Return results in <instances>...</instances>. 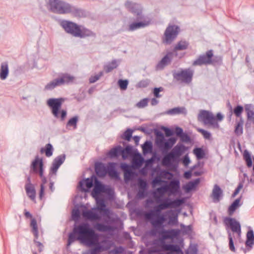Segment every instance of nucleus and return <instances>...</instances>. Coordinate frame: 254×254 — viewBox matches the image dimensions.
I'll use <instances>...</instances> for the list:
<instances>
[{"label": "nucleus", "instance_id": "1", "mask_svg": "<svg viewBox=\"0 0 254 254\" xmlns=\"http://www.w3.org/2000/svg\"><path fill=\"white\" fill-rule=\"evenodd\" d=\"M185 202V198H177L174 200L169 197L161 198L156 202L159 204L156 205L153 209L149 210L145 214V218L150 221L152 225L156 228L163 227V223L167 218L165 215L161 214L163 210L168 208H176L181 206Z\"/></svg>", "mask_w": 254, "mask_h": 254}, {"label": "nucleus", "instance_id": "2", "mask_svg": "<svg viewBox=\"0 0 254 254\" xmlns=\"http://www.w3.org/2000/svg\"><path fill=\"white\" fill-rule=\"evenodd\" d=\"M93 229L87 223H82L78 225H74L72 231L68 235L67 247H69L72 243L78 240L82 243H91V239H93Z\"/></svg>", "mask_w": 254, "mask_h": 254}, {"label": "nucleus", "instance_id": "3", "mask_svg": "<svg viewBox=\"0 0 254 254\" xmlns=\"http://www.w3.org/2000/svg\"><path fill=\"white\" fill-rule=\"evenodd\" d=\"M50 10L55 13L64 14L71 13L76 17H85L86 11L79 8L71 5L70 4L61 0H50Z\"/></svg>", "mask_w": 254, "mask_h": 254}, {"label": "nucleus", "instance_id": "4", "mask_svg": "<svg viewBox=\"0 0 254 254\" xmlns=\"http://www.w3.org/2000/svg\"><path fill=\"white\" fill-rule=\"evenodd\" d=\"M60 25L66 33L74 37L83 39L96 36V33L90 29L71 21L63 20L60 22Z\"/></svg>", "mask_w": 254, "mask_h": 254}, {"label": "nucleus", "instance_id": "5", "mask_svg": "<svg viewBox=\"0 0 254 254\" xmlns=\"http://www.w3.org/2000/svg\"><path fill=\"white\" fill-rule=\"evenodd\" d=\"M187 150L188 147L181 143H178L170 152L164 155L163 159V164L176 168L177 166L174 165V163H178L180 156Z\"/></svg>", "mask_w": 254, "mask_h": 254}, {"label": "nucleus", "instance_id": "6", "mask_svg": "<svg viewBox=\"0 0 254 254\" xmlns=\"http://www.w3.org/2000/svg\"><path fill=\"white\" fill-rule=\"evenodd\" d=\"M65 99L64 98H50L47 101V105L51 108V112L53 116L63 121L64 120L67 112L64 110L60 111L63 103Z\"/></svg>", "mask_w": 254, "mask_h": 254}, {"label": "nucleus", "instance_id": "7", "mask_svg": "<svg viewBox=\"0 0 254 254\" xmlns=\"http://www.w3.org/2000/svg\"><path fill=\"white\" fill-rule=\"evenodd\" d=\"M198 120L205 125H209L214 128H217L219 127L218 121H221L222 120V114L218 113L216 117H215L208 111L201 110L198 115Z\"/></svg>", "mask_w": 254, "mask_h": 254}, {"label": "nucleus", "instance_id": "8", "mask_svg": "<svg viewBox=\"0 0 254 254\" xmlns=\"http://www.w3.org/2000/svg\"><path fill=\"white\" fill-rule=\"evenodd\" d=\"M109 167L107 168L104 163L102 162H97L95 164V171L96 175L99 177H105L107 173L111 177L118 178V173L115 169V164L114 163H110Z\"/></svg>", "mask_w": 254, "mask_h": 254}, {"label": "nucleus", "instance_id": "9", "mask_svg": "<svg viewBox=\"0 0 254 254\" xmlns=\"http://www.w3.org/2000/svg\"><path fill=\"white\" fill-rule=\"evenodd\" d=\"M193 75V71L190 68L182 69L180 71L173 72V76L174 79L187 84L191 82Z\"/></svg>", "mask_w": 254, "mask_h": 254}, {"label": "nucleus", "instance_id": "10", "mask_svg": "<svg viewBox=\"0 0 254 254\" xmlns=\"http://www.w3.org/2000/svg\"><path fill=\"white\" fill-rule=\"evenodd\" d=\"M180 31V27L176 25H169L166 28L162 42L166 44H170L177 38Z\"/></svg>", "mask_w": 254, "mask_h": 254}, {"label": "nucleus", "instance_id": "11", "mask_svg": "<svg viewBox=\"0 0 254 254\" xmlns=\"http://www.w3.org/2000/svg\"><path fill=\"white\" fill-rule=\"evenodd\" d=\"M164 185L166 191L169 196L170 195H181L182 191L181 190L180 182L178 179H172L169 182L164 181Z\"/></svg>", "mask_w": 254, "mask_h": 254}, {"label": "nucleus", "instance_id": "12", "mask_svg": "<svg viewBox=\"0 0 254 254\" xmlns=\"http://www.w3.org/2000/svg\"><path fill=\"white\" fill-rule=\"evenodd\" d=\"M125 6L129 12L136 16L135 20H140L144 18L143 7L140 4L127 0Z\"/></svg>", "mask_w": 254, "mask_h": 254}, {"label": "nucleus", "instance_id": "13", "mask_svg": "<svg viewBox=\"0 0 254 254\" xmlns=\"http://www.w3.org/2000/svg\"><path fill=\"white\" fill-rule=\"evenodd\" d=\"M223 222L228 234V231H230L231 233H235L239 236L240 235L241 233V225L235 218L226 217L223 219Z\"/></svg>", "mask_w": 254, "mask_h": 254}, {"label": "nucleus", "instance_id": "14", "mask_svg": "<svg viewBox=\"0 0 254 254\" xmlns=\"http://www.w3.org/2000/svg\"><path fill=\"white\" fill-rule=\"evenodd\" d=\"M31 170L35 174H39L41 178L45 177L44 176V163L42 158H39L38 155L35 156L34 160L31 164Z\"/></svg>", "mask_w": 254, "mask_h": 254}, {"label": "nucleus", "instance_id": "15", "mask_svg": "<svg viewBox=\"0 0 254 254\" xmlns=\"http://www.w3.org/2000/svg\"><path fill=\"white\" fill-rule=\"evenodd\" d=\"M94 186L91 192V195L93 197L102 196V193H107L109 192L110 190L109 188H107L96 177H94Z\"/></svg>", "mask_w": 254, "mask_h": 254}, {"label": "nucleus", "instance_id": "16", "mask_svg": "<svg viewBox=\"0 0 254 254\" xmlns=\"http://www.w3.org/2000/svg\"><path fill=\"white\" fill-rule=\"evenodd\" d=\"M213 57L212 50H210L206 52L205 54L200 55L193 63V65H201L203 64H209L212 63V59Z\"/></svg>", "mask_w": 254, "mask_h": 254}, {"label": "nucleus", "instance_id": "17", "mask_svg": "<svg viewBox=\"0 0 254 254\" xmlns=\"http://www.w3.org/2000/svg\"><path fill=\"white\" fill-rule=\"evenodd\" d=\"M160 235V244L165 243V240L167 239H173L177 237L180 233L179 229H171V230H164L162 229L161 231L159 232Z\"/></svg>", "mask_w": 254, "mask_h": 254}, {"label": "nucleus", "instance_id": "18", "mask_svg": "<svg viewBox=\"0 0 254 254\" xmlns=\"http://www.w3.org/2000/svg\"><path fill=\"white\" fill-rule=\"evenodd\" d=\"M150 24V20H146L145 17L140 20H136L129 24L128 30L129 31H134L137 29L145 28Z\"/></svg>", "mask_w": 254, "mask_h": 254}, {"label": "nucleus", "instance_id": "19", "mask_svg": "<svg viewBox=\"0 0 254 254\" xmlns=\"http://www.w3.org/2000/svg\"><path fill=\"white\" fill-rule=\"evenodd\" d=\"M94 177H95L93 176L91 178L83 179L79 182L78 187L82 191L87 192L89 189L94 186Z\"/></svg>", "mask_w": 254, "mask_h": 254}, {"label": "nucleus", "instance_id": "20", "mask_svg": "<svg viewBox=\"0 0 254 254\" xmlns=\"http://www.w3.org/2000/svg\"><path fill=\"white\" fill-rule=\"evenodd\" d=\"M177 138L174 137L169 138L167 141L164 140H161L160 143L158 145L161 149L163 152L167 151L169 149H171L173 146L176 142Z\"/></svg>", "mask_w": 254, "mask_h": 254}, {"label": "nucleus", "instance_id": "21", "mask_svg": "<svg viewBox=\"0 0 254 254\" xmlns=\"http://www.w3.org/2000/svg\"><path fill=\"white\" fill-rule=\"evenodd\" d=\"M173 57L172 52H168L157 64L156 68L158 70L163 69L166 66L170 64Z\"/></svg>", "mask_w": 254, "mask_h": 254}, {"label": "nucleus", "instance_id": "22", "mask_svg": "<svg viewBox=\"0 0 254 254\" xmlns=\"http://www.w3.org/2000/svg\"><path fill=\"white\" fill-rule=\"evenodd\" d=\"M82 216L86 220L91 221L99 220L100 219L99 215L93 209L83 211Z\"/></svg>", "mask_w": 254, "mask_h": 254}, {"label": "nucleus", "instance_id": "23", "mask_svg": "<svg viewBox=\"0 0 254 254\" xmlns=\"http://www.w3.org/2000/svg\"><path fill=\"white\" fill-rule=\"evenodd\" d=\"M138 191L137 193V196L139 198H144L146 195V190L147 184L146 181L140 179L138 181Z\"/></svg>", "mask_w": 254, "mask_h": 254}, {"label": "nucleus", "instance_id": "24", "mask_svg": "<svg viewBox=\"0 0 254 254\" xmlns=\"http://www.w3.org/2000/svg\"><path fill=\"white\" fill-rule=\"evenodd\" d=\"M121 149V145L113 147L107 153V157L110 159L118 158L120 156H122Z\"/></svg>", "mask_w": 254, "mask_h": 254}, {"label": "nucleus", "instance_id": "25", "mask_svg": "<svg viewBox=\"0 0 254 254\" xmlns=\"http://www.w3.org/2000/svg\"><path fill=\"white\" fill-rule=\"evenodd\" d=\"M245 245L246 247L248 248V251L251 250L253 248L254 245V233L253 230H250L248 231Z\"/></svg>", "mask_w": 254, "mask_h": 254}, {"label": "nucleus", "instance_id": "26", "mask_svg": "<svg viewBox=\"0 0 254 254\" xmlns=\"http://www.w3.org/2000/svg\"><path fill=\"white\" fill-rule=\"evenodd\" d=\"M166 193L167 192L164 185L156 189L153 192V197L156 202L159 201L160 199L162 198Z\"/></svg>", "mask_w": 254, "mask_h": 254}, {"label": "nucleus", "instance_id": "27", "mask_svg": "<svg viewBox=\"0 0 254 254\" xmlns=\"http://www.w3.org/2000/svg\"><path fill=\"white\" fill-rule=\"evenodd\" d=\"M9 73L8 65L7 62H3L1 64L0 69V78L1 80L5 79Z\"/></svg>", "mask_w": 254, "mask_h": 254}, {"label": "nucleus", "instance_id": "28", "mask_svg": "<svg viewBox=\"0 0 254 254\" xmlns=\"http://www.w3.org/2000/svg\"><path fill=\"white\" fill-rule=\"evenodd\" d=\"M162 249L164 251H168L178 253L181 251L179 246L174 244H167L166 243L160 244Z\"/></svg>", "mask_w": 254, "mask_h": 254}, {"label": "nucleus", "instance_id": "29", "mask_svg": "<svg viewBox=\"0 0 254 254\" xmlns=\"http://www.w3.org/2000/svg\"><path fill=\"white\" fill-rule=\"evenodd\" d=\"M121 152L122 157L124 160L132 156L133 153L132 147L130 145H127L125 148L122 147Z\"/></svg>", "mask_w": 254, "mask_h": 254}, {"label": "nucleus", "instance_id": "30", "mask_svg": "<svg viewBox=\"0 0 254 254\" xmlns=\"http://www.w3.org/2000/svg\"><path fill=\"white\" fill-rule=\"evenodd\" d=\"M241 197L235 199L232 203L229 206L228 209V214L229 216H232L237 208L239 207L241 204H240Z\"/></svg>", "mask_w": 254, "mask_h": 254}, {"label": "nucleus", "instance_id": "31", "mask_svg": "<svg viewBox=\"0 0 254 254\" xmlns=\"http://www.w3.org/2000/svg\"><path fill=\"white\" fill-rule=\"evenodd\" d=\"M25 189L28 196L32 200H34L36 196V190L33 185H25Z\"/></svg>", "mask_w": 254, "mask_h": 254}, {"label": "nucleus", "instance_id": "32", "mask_svg": "<svg viewBox=\"0 0 254 254\" xmlns=\"http://www.w3.org/2000/svg\"><path fill=\"white\" fill-rule=\"evenodd\" d=\"M119 65V64L116 60H113L111 62L108 63L104 65V69L106 73L111 72L113 69L116 68Z\"/></svg>", "mask_w": 254, "mask_h": 254}, {"label": "nucleus", "instance_id": "33", "mask_svg": "<svg viewBox=\"0 0 254 254\" xmlns=\"http://www.w3.org/2000/svg\"><path fill=\"white\" fill-rule=\"evenodd\" d=\"M199 182L200 179L199 178L196 179L194 181L188 183L184 188L186 191L188 192L195 189Z\"/></svg>", "mask_w": 254, "mask_h": 254}, {"label": "nucleus", "instance_id": "34", "mask_svg": "<svg viewBox=\"0 0 254 254\" xmlns=\"http://www.w3.org/2000/svg\"><path fill=\"white\" fill-rule=\"evenodd\" d=\"M58 78L59 80H62V81L60 82L61 85L72 83L74 80V77L73 76L70 75L67 73L63 74L60 78Z\"/></svg>", "mask_w": 254, "mask_h": 254}, {"label": "nucleus", "instance_id": "35", "mask_svg": "<svg viewBox=\"0 0 254 254\" xmlns=\"http://www.w3.org/2000/svg\"><path fill=\"white\" fill-rule=\"evenodd\" d=\"M54 148L51 143H48L45 147H42L40 149L41 153H45L47 157H49L53 155Z\"/></svg>", "mask_w": 254, "mask_h": 254}, {"label": "nucleus", "instance_id": "36", "mask_svg": "<svg viewBox=\"0 0 254 254\" xmlns=\"http://www.w3.org/2000/svg\"><path fill=\"white\" fill-rule=\"evenodd\" d=\"M62 80H59V78H56L49 83H48L45 86V90H52L53 89H54L55 87H56L58 86L61 85L60 82H62Z\"/></svg>", "mask_w": 254, "mask_h": 254}, {"label": "nucleus", "instance_id": "37", "mask_svg": "<svg viewBox=\"0 0 254 254\" xmlns=\"http://www.w3.org/2000/svg\"><path fill=\"white\" fill-rule=\"evenodd\" d=\"M96 201L98 209L100 210H104L105 212H107L108 210L106 208V204L104 199L102 196L94 197Z\"/></svg>", "mask_w": 254, "mask_h": 254}, {"label": "nucleus", "instance_id": "38", "mask_svg": "<svg viewBox=\"0 0 254 254\" xmlns=\"http://www.w3.org/2000/svg\"><path fill=\"white\" fill-rule=\"evenodd\" d=\"M221 189L220 188L215 185L213 189L212 197H213L214 202H218L219 201V198L221 194Z\"/></svg>", "mask_w": 254, "mask_h": 254}, {"label": "nucleus", "instance_id": "39", "mask_svg": "<svg viewBox=\"0 0 254 254\" xmlns=\"http://www.w3.org/2000/svg\"><path fill=\"white\" fill-rule=\"evenodd\" d=\"M189 43L186 41H180L178 42L177 45L174 48V51L180 50H185L188 49Z\"/></svg>", "mask_w": 254, "mask_h": 254}, {"label": "nucleus", "instance_id": "40", "mask_svg": "<svg viewBox=\"0 0 254 254\" xmlns=\"http://www.w3.org/2000/svg\"><path fill=\"white\" fill-rule=\"evenodd\" d=\"M244 124V121L242 118H240V120L237 123L235 128V133L238 135H241L243 132V126Z\"/></svg>", "mask_w": 254, "mask_h": 254}, {"label": "nucleus", "instance_id": "41", "mask_svg": "<svg viewBox=\"0 0 254 254\" xmlns=\"http://www.w3.org/2000/svg\"><path fill=\"white\" fill-rule=\"evenodd\" d=\"M142 149L144 155L151 152L153 149L152 142L150 141H146L142 145Z\"/></svg>", "mask_w": 254, "mask_h": 254}, {"label": "nucleus", "instance_id": "42", "mask_svg": "<svg viewBox=\"0 0 254 254\" xmlns=\"http://www.w3.org/2000/svg\"><path fill=\"white\" fill-rule=\"evenodd\" d=\"M167 213L170 214L168 216L169 224H176L178 222V214L172 210H170Z\"/></svg>", "mask_w": 254, "mask_h": 254}, {"label": "nucleus", "instance_id": "43", "mask_svg": "<svg viewBox=\"0 0 254 254\" xmlns=\"http://www.w3.org/2000/svg\"><path fill=\"white\" fill-rule=\"evenodd\" d=\"M162 179H168L169 180H171L173 178L174 175L172 173L169 172L168 170H160L159 172L158 173Z\"/></svg>", "mask_w": 254, "mask_h": 254}, {"label": "nucleus", "instance_id": "44", "mask_svg": "<svg viewBox=\"0 0 254 254\" xmlns=\"http://www.w3.org/2000/svg\"><path fill=\"white\" fill-rule=\"evenodd\" d=\"M95 227L97 230L100 232H106L112 230L111 226L101 223H97Z\"/></svg>", "mask_w": 254, "mask_h": 254}, {"label": "nucleus", "instance_id": "45", "mask_svg": "<svg viewBox=\"0 0 254 254\" xmlns=\"http://www.w3.org/2000/svg\"><path fill=\"white\" fill-rule=\"evenodd\" d=\"M186 112V109L184 107H176L167 111V114L171 115L180 114Z\"/></svg>", "mask_w": 254, "mask_h": 254}, {"label": "nucleus", "instance_id": "46", "mask_svg": "<svg viewBox=\"0 0 254 254\" xmlns=\"http://www.w3.org/2000/svg\"><path fill=\"white\" fill-rule=\"evenodd\" d=\"M234 237V234L230 231H228V239H229V248L230 250L232 252H235L236 249L234 246L233 238Z\"/></svg>", "mask_w": 254, "mask_h": 254}, {"label": "nucleus", "instance_id": "47", "mask_svg": "<svg viewBox=\"0 0 254 254\" xmlns=\"http://www.w3.org/2000/svg\"><path fill=\"white\" fill-rule=\"evenodd\" d=\"M197 159H201L204 157L205 152L202 148L196 147L193 150Z\"/></svg>", "mask_w": 254, "mask_h": 254}, {"label": "nucleus", "instance_id": "48", "mask_svg": "<svg viewBox=\"0 0 254 254\" xmlns=\"http://www.w3.org/2000/svg\"><path fill=\"white\" fill-rule=\"evenodd\" d=\"M244 159L246 162L247 165L248 167H251L252 166L253 162L251 158V156L250 153L247 150L244 151Z\"/></svg>", "mask_w": 254, "mask_h": 254}, {"label": "nucleus", "instance_id": "49", "mask_svg": "<svg viewBox=\"0 0 254 254\" xmlns=\"http://www.w3.org/2000/svg\"><path fill=\"white\" fill-rule=\"evenodd\" d=\"M245 110L247 112L248 119L252 121L254 124V112L251 109V105H247L245 106Z\"/></svg>", "mask_w": 254, "mask_h": 254}, {"label": "nucleus", "instance_id": "50", "mask_svg": "<svg viewBox=\"0 0 254 254\" xmlns=\"http://www.w3.org/2000/svg\"><path fill=\"white\" fill-rule=\"evenodd\" d=\"M65 159V155L64 154L59 155L56 157L53 163L58 166L59 167L64 162Z\"/></svg>", "mask_w": 254, "mask_h": 254}, {"label": "nucleus", "instance_id": "51", "mask_svg": "<svg viewBox=\"0 0 254 254\" xmlns=\"http://www.w3.org/2000/svg\"><path fill=\"white\" fill-rule=\"evenodd\" d=\"M133 130L130 128L127 129L121 135V138L127 141H129L132 137Z\"/></svg>", "mask_w": 254, "mask_h": 254}, {"label": "nucleus", "instance_id": "52", "mask_svg": "<svg viewBox=\"0 0 254 254\" xmlns=\"http://www.w3.org/2000/svg\"><path fill=\"white\" fill-rule=\"evenodd\" d=\"M78 120V118L77 116H74L71 118L67 122L66 127H73L74 129L76 128Z\"/></svg>", "mask_w": 254, "mask_h": 254}, {"label": "nucleus", "instance_id": "53", "mask_svg": "<svg viewBox=\"0 0 254 254\" xmlns=\"http://www.w3.org/2000/svg\"><path fill=\"white\" fill-rule=\"evenodd\" d=\"M150 81L148 79L141 80L136 84V87L140 88L147 87L150 84Z\"/></svg>", "mask_w": 254, "mask_h": 254}, {"label": "nucleus", "instance_id": "54", "mask_svg": "<svg viewBox=\"0 0 254 254\" xmlns=\"http://www.w3.org/2000/svg\"><path fill=\"white\" fill-rule=\"evenodd\" d=\"M42 183L40 185V190L39 192V198L42 199L44 193V185L47 183V181L46 177L41 178Z\"/></svg>", "mask_w": 254, "mask_h": 254}, {"label": "nucleus", "instance_id": "55", "mask_svg": "<svg viewBox=\"0 0 254 254\" xmlns=\"http://www.w3.org/2000/svg\"><path fill=\"white\" fill-rule=\"evenodd\" d=\"M155 134L156 136V143L158 145L160 143L161 140H164V136L163 133L157 129L155 130Z\"/></svg>", "mask_w": 254, "mask_h": 254}, {"label": "nucleus", "instance_id": "56", "mask_svg": "<svg viewBox=\"0 0 254 254\" xmlns=\"http://www.w3.org/2000/svg\"><path fill=\"white\" fill-rule=\"evenodd\" d=\"M148 101L149 99L148 98H144L136 103V107L138 108H143L148 105Z\"/></svg>", "mask_w": 254, "mask_h": 254}, {"label": "nucleus", "instance_id": "57", "mask_svg": "<svg viewBox=\"0 0 254 254\" xmlns=\"http://www.w3.org/2000/svg\"><path fill=\"white\" fill-rule=\"evenodd\" d=\"M128 81L127 80L119 79L118 81V85L122 90H126L127 87Z\"/></svg>", "mask_w": 254, "mask_h": 254}, {"label": "nucleus", "instance_id": "58", "mask_svg": "<svg viewBox=\"0 0 254 254\" xmlns=\"http://www.w3.org/2000/svg\"><path fill=\"white\" fill-rule=\"evenodd\" d=\"M244 110L242 106L237 105L234 109V113L237 117H241V114Z\"/></svg>", "mask_w": 254, "mask_h": 254}, {"label": "nucleus", "instance_id": "59", "mask_svg": "<svg viewBox=\"0 0 254 254\" xmlns=\"http://www.w3.org/2000/svg\"><path fill=\"white\" fill-rule=\"evenodd\" d=\"M103 71H100L98 74H96L94 76H91L89 78V82L90 83H93L97 81L99 78L103 75Z\"/></svg>", "mask_w": 254, "mask_h": 254}, {"label": "nucleus", "instance_id": "60", "mask_svg": "<svg viewBox=\"0 0 254 254\" xmlns=\"http://www.w3.org/2000/svg\"><path fill=\"white\" fill-rule=\"evenodd\" d=\"M162 182H163V181L162 180L161 177L160 176V175L157 173V176L153 179V180L152 181L153 186H155L156 185H161Z\"/></svg>", "mask_w": 254, "mask_h": 254}, {"label": "nucleus", "instance_id": "61", "mask_svg": "<svg viewBox=\"0 0 254 254\" xmlns=\"http://www.w3.org/2000/svg\"><path fill=\"white\" fill-rule=\"evenodd\" d=\"M71 216L72 219L76 221L78 220L80 218V212L79 210L78 209H73L72 211Z\"/></svg>", "mask_w": 254, "mask_h": 254}, {"label": "nucleus", "instance_id": "62", "mask_svg": "<svg viewBox=\"0 0 254 254\" xmlns=\"http://www.w3.org/2000/svg\"><path fill=\"white\" fill-rule=\"evenodd\" d=\"M198 131L201 133L205 139H209L211 137L210 133L203 129L198 128Z\"/></svg>", "mask_w": 254, "mask_h": 254}, {"label": "nucleus", "instance_id": "63", "mask_svg": "<svg viewBox=\"0 0 254 254\" xmlns=\"http://www.w3.org/2000/svg\"><path fill=\"white\" fill-rule=\"evenodd\" d=\"M59 167L52 162V166L50 169L49 175L56 174Z\"/></svg>", "mask_w": 254, "mask_h": 254}, {"label": "nucleus", "instance_id": "64", "mask_svg": "<svg viewBox=\"0 0 254 254\" xmlns=\"http://www.w3.org/2000/svg\"><path fill=\"white\" fill-rule=\"evenodd\" d=\"M163 90V88L162 87H160L158 88H157V87L154 88L153 89V91L154 96L156 98L160 97L161 96V95L159 94V92L162 91Z\"/></svg>", "mask_w": 254, "mask_h": 254}]
</instances>
